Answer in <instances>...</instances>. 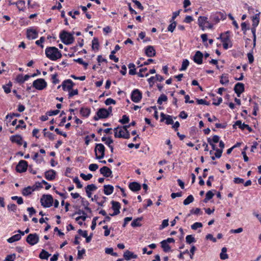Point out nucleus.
<instances>
[{
  "label": "nucleus",
  "instance_id": "43",
  "mask_svg": "<svg viewBox=\"0 0 261 261\" xmlns=\"http://www.w3.org/2000/svg\"><path fill=\"white\" fill-rule=\"evenodd\" d=\"M171 24L168 27V31L171 32H173L176 26V23L175 21L170 22Z\"/></svg>",
  "mask_w": 261,
  "mask_h": 261
},
{
  "label": "nucleus",
  "instance_id": "48",
  "mask_svg": "<svg viewBox=\"0 0 261 261\" xmlns=\"http://www.w3.org/2000/svg\"><path fill=\"white\" fill-rule=\"evenodd\" d=\"M80 176L85 180H90L92 177V175L91 174H88L87 175L85 174L84 173H81Z\"/></svg>",
  "mask_w": 261,
  "mask_h": 261
},
{
  "label": "nucleus",
  "instance_id": "19",
  "mask_svg": "<svg viewBox=\"0 0 261 261\" xmlns=\"http://www.w3.org/2000/svg\"><path fill=\"white\" fill-rule=\"evenodd\" d=\"M56 172L54 170H49L45 172V178L49 180H53L56 177Z\"/></svg>",
  "mask_w": 261,
  "mask_h": 261
},
{
  "label": "nucleus",
  "instance_id": "44",
  "mask_svg": "<svg viewBox=\"0 0 261 261\" xmlns=\"http://www.w3.org/2000/svg\"><path fill=\"white\" fill-rule=\"evenodd\" d=\"M186 242L189 244L196 241L192 235H188L186 238Z\"/></svg>",
  "mask_w": 261,
  "mask_h": 261
},
{
  "label": "nucleus",
  "instance_id": "16",
  "mask_svg": "<svg viewBox=\"0 0 261 261\" xmlns=\"http://www.w3.org/2000/svg\"><path fill=\"white\" fill-rule=\"evenodd\" d=\"M203 57V55L200 51H197L193 57V60L196 63L201 64L202 63Z\"/></svg>",
  "mask_w": 261,
  "mask_h": 261
},
{
  "label": "nucleus",
  "instance_id": "23",
  "mask_svg": "<svg viewBox=\"0 0 261 261\" xmlns=\"http://www.w3.org/2000/svg\"><path fill=\"white\" fill-rule=\"evenodd\" d=\"M129 189L133 192H137L141 189V185L137 182H130L129 185Z\"/></svg>",
  "mask_w": 261,
  "mask_h": 261
},
{
  "label": "nucleus",
  "instance_id": "32",
  "mask_svg": "<svg viewBox=\"0 0 261 261\" xmlns=\"http://www.w3.org/2000/svg\"><path fill=\"white\" fill-rule=\"evenodd\" d=\"M50 255L48 252L44 250H42L39 254V257L42 259H47Z\"/></svg>",
  "mask_w": 261,
  "mask_h": 261
},
{
  "label": "nucleus",
  "instance_id": "38",
  "mask_svg": "<svg viewBox=\"0 0 261 261\" xmlns=\"http://www.w3.org/2000/svg\"><path fill=\"white\" fill-rule=\"evenodd\" d=\"M168 98L166 95L163 94L159 97L157 102L159 105H162L163 102H165L167 100Z\"/></svg>",
  "mask_w": 261,
  "mask_h": 261
},
{
  "label": "nucleus",
  "instance_id": "28",
  "mask_svg": "<svg viewBox=\"0 0 261 261\" xmlns=\"http://www.w3.org/2000/svg\"><path fill=\"white\" fill-rule=\"evenodd\" d=\"M35 190V188H33L31 187H28L23 189L22 194L24 196H28L32 193L33 191Z\"/></svg>",
  "mask_w": 261,
  "mask_h": 261
},
{
  "label": "nucleus",
  "instance_id": "11",
  "mask_svg": "<svg viewBox=\"0 0 261 261\" xmlns=\"http://www.w3.org/2000/svg\"><path fill=\"white\" fill-rule=\"evenodd\" d=\"M74 85L73 83L71 80L64 81L62 84V87L64 91H70Z\"/></svg>",
  "mask_w": 261,
  "mask_h": 261
},
{
  "label": "nucleus",
  "instance_id": "52",
  "mask_svg": "<svg viewBox=\"0 0 261 261\" xmlns=\"http://www.w3.org/2000/svg\"><path fill=\"white\" fill-rule=\"evenodd\" d=\"M45 38L44 37H41L39 40H38L36 41V44L38 45H39L42 48L44 47L43 45L42 44L43 42H44Z\"/></svg>",
  "mask_w": 261,
  "mask_h": 261
},
{
  "label": "nucleus",
  "instance_id": "33",
  "mask_svg": "<svg viewBox=\"0 0 261 261\" xmlns=\"http://www.w3.org/2000/svg\"><path fill=\"white\" fill-rule=\"evenodd\" d=\"M227 248L226 247H223L222 248L221 252L220 254V257L221 259H226L228 258V255L226 253Z\"/></svg>",
  "mask_w": 261,
  "mask_h": 261
},
{
  "label": "nucleus",
  "instance_id": "2",
  "mask_svg": "<svg viewBox=\"0 0 261 261\" xmlns=\"http://www.w3.org/2000/svg\"><path fill=\"white\" fill-rule=\"evenodd\" d=\"M114 136L116 138H122L124 139H129L130 134L128 130L125 128L120 127H117L114 128Z\"/></svg>",
  "mask_w": 261,
  "mask_h": 261
},
{
  "label": "nucleus",
  "instance_id": "24",
  "mask_svg": "<svg viewBox=\"0 0 261 261\" xmlns=\"http://www.w3.org/2000/svg\"><path fill=\"white\" fill-rule=\"evenodd\" d=\"M229 32L227 31L224 34H221L219 37H218V39H221L222 42H229Z\"/></svg>",
  "mask_w": 261,
  "mask_h": 261
},
{
  "label": "nucleus",
  "instance_id": "9",
  "mask_svg": "<svg viewBox=\"0 0 261 261\" xmlns=\"http://www.w3.org/2000/svg\"><path fill=\"white\" fill-rule=\"evenodd\" d=\"M28 163L24 160H21L19 162L18 164L16 167V170L19 173H22L25 172L28 167Z\"/></svg>",
  "mask_w": 261,
  "mask_h": 261
},
{
  "label": "nucleus",
  "instance_id": "14",
  "mask_svg": "<svg viewBox=\"0 0 261 261\" xmlns=\"http://www.w3.org/2000/svg\"><path fill=\"white\" fill-rule=\"evenodd\" d=\"M112 204V208L114 211V213L112 214H110L111 216H114L117 215L120 213V204L119 202L117 201H112L111 202Z\"/></svg>",
  "mask_w": 261,
  "mask_h": 261
},
{
  "label": "nucleus",
  "instance_id": "55",
  "mask_svg": "<svg viewBox=\"0 0 261 261\" xmlns=\"http://www.w3.org/2000/svg\"><path fill=\"white\" fill-rule=\"evenodd\" d=\"M197 102L198 105H207V106H208L210 104V103L209 102H208L203 99H197Z\"/></svg>",
  "mask_w": 261,
  "mask_h": 261
},
{
  "label": "nucleus",
  "instance_id": "18",
  "mask_svg": "<svg viewBox=\"0 0 261 261\" xmlns=\"http://www.w3.org/2000/svg\"><path fill=\"white\" fill-rule=\"evenodd\" d=\"M206 22H208L207 17L205 16H200L198 19V23L199 27L204 31L205 30V25Z\"/></svg>",
  "mask_w": 261,
  "mask_h": 261
},
{
  "label": "nucleus",
  "instance_id": "56",
  "mask_svg": "<svg viewBox=\"0 0 261 261\" xmlns=\"http://www.w3.org/2000/svg\"><path fill=\"white\" fill-rule=\"evenodd\" d=\"M105 103L107 106H108V105H110L111 104L115 105L116 103V101L112 98H109L106 100Z\"/></svg>",
  "mask_w": 261,
  "mask_h": 261
},
{
  "label": "nucleus",
  "instance_id": "54",
  "mask_svg": "<svg viewBox=\"0 0 261 261\" xmlns=\"http://www.w3.org/2000/svg\"><path fill=\"white\" fill-rule=\"evenodd\" d=\"M73 182L76 184V186L77 188H82L83 187V185L81 184V182L77 177H75L73 179Z\"/></svg>",
  "mask_w": 261,
  "mask_h": 261
},
{
  "label": "nucleus",
  "instance_id": "31",
  "mask_svg": "<svg viewBox=\"0 0 261 261\" xmlns=\"http://www.w3.org/2000/svg\"><path fill=\"white\" fill-rule=\"evenodd\" d=\"M220 82L222 85H227V84H228L229 80H228V75L226 74H222L221 76V79H220Z\"/></svg>",
  "mask_w": 261,
  "mask_h": 261
},
{
  "label": "nucleus",
  "instance_id": "12",
  "mask_svg": "<svg viewBox=\"0 0 261 261\" xmlns=\"http://www.w3.org/2000/svg\"><path fill=\"white\" fill-rule=\"evenodd\" d=\"M244 85L242 83H237L234 87V91L238 97L240 96L242 93L244 91Z\"/></svg>",
  "mask_w": 261,
  "mask_h": 261
},
{
  "label": "nucleus",
  "instance_id": "60",
  "mask_svg": "<svg viewBox=\"0 0 261 261\" xmlns=\"http://www.w3.org/2000/svg\"><path fill=\"white\" fill-rule=\"evenodd\" d=\"M156 81V76H151L148 79V82L150 86H152Z\"/></svg>",
  "mask_w": 261,
  "mask_h": 261
},
{
  "label": "nucleus",
  "instance_id": "20",
  "mask_svg": "<svg viewBox=\"0 0 261 261\" xmlns=\"http://www.w3.org/2000/svg\"><path fill=\"white\" fill-rule=\"evenodd\" d=\"M38 36L37 32L34 30H27V37L29 40H32L36 38Z\"/></svg>",
  "mask_w": 261,
  "mask_h": 261
},
{
  "label": "nucleus",
  "instance_id": "61",
  "mask_svg": "<svg viewBox=\"0 0 261 261\" xmlns=\"http://www.w3.org/2000/svg\"><path fill=\"white\" fill-rule=\"evenodd\" d=\"M222 152H223L222 149H216V152L215 153V157L217 158H220L221 156Z\"/></svg>",
  "mask_w": 261,
  "mask_h": 261
},
{
  "label": "nucleus",
  "instance_id": "64",
  "mask_svg": "<svg viewBox=\"0 0 261 261\" xmlns=\"http://www.w3.org/2000/svg\"><path fill=\"white\" fill-rule=\"evenodd\" d=\"M27 211L29 212V215L30 217L36 213V210L33 207H28L27 208Z\"/></svg>",
  "mask_w": 261,
  "mask_h": 261
},
{
  "label": "nucleus",
  "instance_id": "51",
  "mask_svg": "<svg viewBox=\"0 0 261 261\" xmlns=\"http://www.w3.org/2000/svg\"><path fill=\"white\" fill-rule=\"evenodd\" d=\"M15 258V254L8 255L7 256L4 261H14Z\"/></svg>",
  "mask_w": 261,
  "mask_h": 261
},
{
  "label": "nucleus",
  "instance_id": "7",
  "mask_svg": "<svg viewBox=\"0 0 261 261\" xmlns=\"http://www.w3.org/2000/svg\"><path fill=\"white\" fill-rule=\"evenodd\" d=\"M39 241V237L36 233L29 234L26 239L27 242L32 246L38 243Z\"/></svg>",
  "mask_w": 261,
  "mask_h": 261
},
{
  "label": "nucleus",
  "instance_id": "26",
  "mask_svg": "<svg viewBox=\"0 0 261 261\" xmlns=\"http://www.w3.org/2000/svg\"><path fill=\"white\" fill-rule=\"evenodd\" d=\"M123 256L124 258L127 260H129L132 258H136L137 257V255L134 254L133 253L128 250H126L124 253Z\"/></svg>",
  "mask_w": 261,
  "mask_h": 261
},
{
  "label": "nucleus",
  "instance_id": "17",
  "mask_svg": "<svg viewBox=\"0 0 261 261\" xmlns=\"http://www.w3.org/2000/svg\"><path fill=\"white\" fill-rule=\"evenodd\" d=\"M100 172L105 177H108L112 175V172L111 170L107 166H103L100 169Z\"/></svg>",
  "mask_w": 261,
  "mask_h": 261
},
{
  "label": "nucleus",
  "instance_id": "36",
  "mask_svg": "<svg viewBox=\"0 0 261 261\" xmlns=\"http://www.w3.org/2000/svg\"><path fill=\"white\" fill-rule=\"evenodd\" d=\"M16 5L20 11H22L24 10L25 7V2L22 0L18 1L16 3Z\"/></svg>",
  "mask_w": 261,
  "mask_h": 261
},
{
  "label": "nucleus",
  "instance_id": "53",
  "mask_svg": "<svg viewBox=\"0 0 261 261\" xmlns=\"http://www.w3.org/2000/svg\"><path fill=\"white\" fill-rule=\"evenodd\" d=\"M44 137H47L50 140H54L55 139V135L50 132L45 133Z\"/></svg>",
  "mask_w": 261,
  "mask_h": 261
},
{
  "label": "nucleus",
  "instance_id": "47",
  "mask_svg": "<svg viewBox=\"0 0 261 261\" xmlns=\"http://www.w3.org/2000/svg\"><path fill=\"white\" fill-rule=\"evenodd\" d=\"M129 120V117L127 116L126 115H124L122 116V119L119 120V122L122 124H124L128 123Z\"/></svg>",
  "mask_w": 261,
  "mask_h": 261
},
{
  "label": "nucleus",
  "instance_id": "25",
  "mask_svg": "<svg viewBox=\"0 0 261 261\" xmlns=\"http://www.w3.org/2000/svg\"><path fill=\"white\" fill-rule=\"evenodd\" d=\"M103 188H104V189H103L104 193L107 195H109L113 192L114 187H113V186H112L111 185H105L103 186Z\"/></svg>",
  "mask_w": 261,
  "mask_h": 261
},
{
  "label": "nucleus",
  "instance_id": "22",
  "mask_svg": "<svg viewBox=\"0 0 261 261\" xmlns=\"http://www.w3.org/2000/svg\"><path fill=\"white\" fill-rule=\"evenodd\" d=\"M145 54L147 57H152L155 55V50L152 46H148L145 49Z\"/></svg>",
  "mask_w": 261,
  "mask_h": 261
},
{
  "label": "nucleus",
  "instance_id": "37",
  "mask_svg": "<svg viewBox=\"0 0 261 261\" xmlns=\"http://www.w3.org/2000/svg\"><path fill=\"white\" fill-rule=\"evenodd\" d=\"M128 67L129 69V74L130 75H135L136 74L135 65L134 63H129L128 65Z\"/></svg>",
  "mask_w": 261,
  "mask_h": 261
},
{
  "label": "nucleus",
  "instance_id": "57",
  "mask_svg": "<svg viewBox=\"0 0 261 261\" xmlns=\"http://www.w3.org/2000/svg\"><path fill=\"white\" fill-rule=\"evenodd\" d=\"M98 168V166L96 164H91L89 166V169L92 171H95Z\"/></svg>",
  "mask_w": 261,
  "mask_h": 261
},
{
  "label": "nucleus",
  "instance_id": "3",
  "mask_svg": "<svg viewBox=\"0 0 261 261\" xmlns=\"http://www.w3.org/2000/svg\"><path fill=\"white\" fill-rule=\"evenodd\" d=\"M60 38L62 41L66 44H71L74 41L73 36L71 34L64 31L60 34Z\"/></svg>",
  "mask_w": 261,
  "mask_h": 261
},
{
  "label": "nucleus",
  "instance_id": "46",
  "mask_svg": "<svg viewBox=\"0 0 261 261\" xmlns=\"http://www.w3.org/2000/svg\"><path fill=\"white\" fill-rule=\"evenodd\" d=\"M11 199L14 200H17V203L18 204H21L23 202V199L21 197H18L16 196H12Z\"/></svg>",
  "mask_w": 261,
  "mask_h": 261
},
{
  "label": "nucleus",
  "instance_id": "30",
  "mask_svg": "<svg viewBox=\"0 0 261 261\" xmlns=\"http://www.w3.org/2000/svg\"><path fill=\"white\" fill-rule=\"evenodd\" d=\"M21 235L20 234H16L10 237L7 240L8 242L10 243H13L15 241H19L21 239Z\"/></svg>",
  "mask_w": 261,
  "mask_h": 261
},
{
  "label": "nucleus",
  "instance_id": "49",
  "mask_svg": "<svg viewBox=\"0 0 261 261\" xmlns=\"http://www.w3.org/2000/svg\"><path fill=\"white\" fill-rule=\"evenodd\" d=\"M97 189V187L96 186L94 185V184H91V185H88L86 187V190L89 191H95Z\"/></svg>",
  "mask_w": 261,
  "mask_h": 261
},
{
  "label": "nucleus",
  "instance_id": "50",
  "mask_svg": "<svg viewBox=\"0 0 261 261\" xmlns=\"http://www.w3.org/2000/svg\"><path fill=\"white\" fill-rule=\"evenodd\" d=\"M202 227V224L200 222H195L191 226V228L193 230H196L198 228H200Z\"/></svg>",
  "mask_w": 261,
  "mask_h": 261
},
{
  "label": "nucleus",
  "instance_id": "40",
  "mask_svg": "<svg viewBox=\"0 0 261 261\" xmlns=\"http://www.w3.org/2000/svg\"><path fill=\"white\" fill-rule=\"evenodd\" d=\"M214 194L211 191H208L205 195V198L204 199V202L206 203L208 200L211 199L214 196Z\"/></svg>",
  "mask_w": 261,
  "mask_h": 261
},
{
  "label": "nucleus",
  "instance_id": "45",
  "mask_svg": "<svg viewBox=\"0 0 261 261\" xmlns=\"http://www.w3.org/2000/svg\"><path fill=\"white\" fill-rule=\"evenodd\" d=\"M7 208L8 211L13 212H16L17 210V206L14 203L8 205Z\"/></svg>",
  "mask_w": 261,
  "mask_h": 261
},
{
  "label": "nucleus",
  "instance_id": "34",
  "mask_svg": "<svg viewBox=\"0 0 261 261\" xmlns=\"http://www.w3.org/2000/svg\"><path fill=\"white\" fill-rule=\"evenodd\" d=\"M161 246L165 252H167L170 251L171 248L168 244L166 243V241H162L161 242Z\"/></svg>",
  "mask_w": 261,
  "mask_h": 261
},
{
  "label": "nucleus",
  "instance_id": "63",
  "mask_svg": "<svg viewBox=\"0 0 261 261\" xmlns=\"http://www.w3.org/2000/svg\"><path fill=\"white\" fill-rule=\"evenodd\" d=\"M59 113V110H54V111H48L47 112L46 114L47 115L51 116L57 115Z\"/></svg>",
  "mask_w": 261,
  "mask_h": 261
},
{
  "label": "nucleus",
  "instance_id": "29",
  "mask_svg": "<svg viewBox=\"0 0 261 261\" xmlns=\"http://www.w3.org/2000/svg\"><path fill=\"white\" fill-rule=\"evenodd\" d=\"M90 109L88 108H82L80 110V113L83 116L87 117L90 114Z\"/></svg>",
  "mask_w": 261,
  "mask_h": 261
},
{
  "label": "nucleus",
  "instance_id": "62",
  "mask_svg": "<svg viewBox=\"0 0 261 261\" xmlns=\"http://www.w3.org/2000/svg\"><path fill=\"white\" fill-rule=\"evenodd\" d=\"M133 3H135V4L137 6V7L141 10H143V9H144V7H143V6L142 5V4H141V3L137 0H133L132 1Z\"/></svg>",
  "mask_w": 261,
  "mask_h": 261
},
{
  "label": "nucleus",
  "instance_id": "58",
  "mask_svg": "<svg viewBox=\"0 0 261 261\" xmlns=\"http://www.w3.org/2000/svg\"><path fill=\"white\" fill-rule=\"evenodd\" d=\"M69 98H71L72 96L78 94V90L77 89L72 90L71 89L70 91H69Z\"/></svg>",
  "mask_w": 261,
  "mask_h": 261
},
{
  "label": "nucleus",
  "instance_id": "5",
  "mask_svg": "<svg viewBox=\"0 0 261 261\" xmlns=\"http://www.w3.org/2000/svg\"><path fill=\"white\" fill-rule=\"evenodd\" d=\"M95 153L97 159H101L104 157L105 147L102 144H96L95 148Z\"/></svg>",
  "mask_w": 261,
  "mask_h": 261
},
{
  "label": "nucleus",
  "instance_id": "41",
  "mask_svg": "<svg viewBox=\"0 0 261 261\" xmlns=\"http://www.w3.org/2000/svg\"><path fill=\"white\" fill-rule=\"evenodd\" d=\"M189 65V61L187 59L184 60L182 62L181 67L180 68L179 70L184 71V70H186V69L187 68Z\"/></svg>",
  "mask_w": 261,
  "mask_h": 261
},
{
  "label": "nucleus",
  "instance_id": "15",
  "mask_svg": "<svg viewBox=\"0 0 261 261\" xmlns=\"http://www.w3.org/2000/svg\"><path fill=\"white\" fill-rule=\"evenodd\" d=\"M161 121H163L164 120H166V123L168 125L173 124V120L172 119V116L168 115H166L163 113L161 114Z\"/></svg>",
  "mask_w": 261,
  "mask_h": 261
},
{
  "label": "nucleus",
  "instance_id": "59",
  "mask_svg": "<svg viewBox=\"0 0 261 261\" xmlns=\"http://www.w3.org/2000/svg\"><path fill=\"white\" fill-rule=\"evenodd\" d=\"M169 225L168 223V219H165L163 221L162 225L160 227V229H162L168 226Z\"/></svg>",
  "mask_w": 261,
  "mask_h": 261
},
{
  "label": "nucleus",
  "instance_id": "21",
  "mask_svg": "<svg viewBox=\"0 0 261 261\" xmlns=\"http://www.w3.org/2000/svg\"><path fill=\"white\" fill-rule=\"evenodd\" d=\"M10 140L13 142L16 143L19 145H21L23 143L22 138L20 135L12 136L10 137Z\"/></svg>",
  "mask_w": 261,
  "mask_h": 261
},
{
  "label": "nucleus",
  "instance_id": "35",
  "mask_svg": "<svg viewBox=\"0 0 261 261\" xmlns=\"http://www.w3.org/2000/svg\"><path fill=\"white\" fill-rule=\"evenodd\" d=\"M142 220V217L138 218L136 219H134L131 223V226L133 227L140 226L141 225V224L140 223V221H141Z\"/></svg>",
  "mask_w": 261,
  "mask_h": 261
},
{
  "label": "nucleus",
  "instance_id": "42",
  "mask_svg": "<svg viewBox=\"0 0 261 261\" xmlns=\"http://www.w3.org/2000/svg\"><path fill=\"white\" fill-rule=\"evenodd\" d=\"M92 47L93 49L98 50L99 46V43L98 39L96 38H94L92 42Z\"/></svg>",
  "mask_w": 261,
  "mask_h": 261
},
{
  "label": "nucleus",
  "instance_id": "10",
  "mask_svg": "<svg viewBox=\"0 0 261 261\" xmlns=\"http://www.w3.org/2000/svg\"><path fill=\"white\" fill-rule=\"evenodd\" d=\"M142 98V93L138 89H135L133 91L131 95L132 101L135 102H138Z\"/></svg>",
  "mask_w": 261,
  "mask_h": 261
},
{
  "label": "nucleus",
  "instance_id": "13",
  "mask_svg": "<svg viewBox=\"0 0 261 261\" xmlns=\"http://www.w3.org/2000/svg\"><path fill=\"white\" fill-rule=\"evenodd\" d=\"M236 125L238 126L242 130L246 128L249 132H251L252 131V129L251 127H250L248 124H245L244 123H242L240 120L237 121L235 122V124L233 125V127L234 128H236Z\"/></svg>",
  "mask_w": 261,
  "mask_h": 261
},
{
  "label": "nucleus",
  "instance_id": "1",
  "mask_svg": "<svg viewBox=\"0 0 261 261\" xmlns=\"http://www.w3.org/2000/svg\"><path fill=\"white\" fill-rule=\"evenodd\" d=\"M46 56L52 61H56L62 57V54L56 47H48L45 49Z\"/></svg>",
  "mask_w": 261,
  "mask_h": 261
},
{
  "label": "nucleus",
  "instance_id": "39",
  "mask_svg": "<svg viewBox=\"0 0 261 261\" xmlns=\"http://www.w3.org/2000/svg\"><path fill=\"white\" fill-rule=\"evenodd\" d=\"M194 201V197L192 195H189L187 198L184 200L183 203L187 205L192 203Z\"/></svg>",
  "mask_w": 261,
  "mask_h": 261
},
{
  "label": "nucleus",
  "instance_id": "8",
  "mask_svg": "<svg viewBox=\"0 0 261 261\" xmlns=\"http://www.w3.org/2000/svg\"><path fill=\"white\" fill-rule=\"evenodd\" d=\"M109 116L107 109L105 108H100L97 111L96 116L94 117V119L97 121L99 119L107 118Z\"/></svg>",
  "mask_w": 261,
  "mask_h": 261
},
{
  "label": "nucleus",
  "instance_id": "4",
  "mask_svg": "<svg viewBox=\"0 0 261 261\" xmlns=\"http://www.w3.org/2000/svg\"><path fill=\"white\" fill-rule=\"evenodd\" d=\"M53 201V198L50 195H43L40 199L41 205L44 207H50Z\"/></svg>",
  "mask_w": 261,
  "mask_h": 261
},
{
  "label": "nucleus",
  "instance_id": "6",
  "mask_svg": "<svg viewBox=\"0 0 261 261\" xmlns=\"http://www.w3.org/2000/svg\"><path fill=\"white\" fill-rule=\"evenodd\" d=\"M33 86L37 90H42L46 87L47 83L44 79H39L33 82Z\"/></svg>",
  "mask_w": 261,
  "mask_h": 261
},
{
  "label": "nucleus",
  "instance_id": "27",
  "mask_svg": "<svg viewBox=\"0 0 261 261\" xmlns=\"http://www.w3.org/2000/svg\"><path fill=\"white\" fill-rule=\"evenodd\" d=\"M259 14H260V13L259 12L258 13L256 14L254 16H253L252 17V27H253L256 28L258 25V23L259 22Z\"/></svg>",
  "mask_w": 261,
  "mask_h": 261
}]
</instances>
